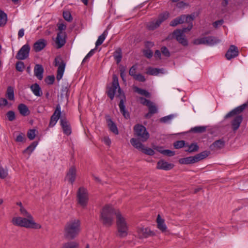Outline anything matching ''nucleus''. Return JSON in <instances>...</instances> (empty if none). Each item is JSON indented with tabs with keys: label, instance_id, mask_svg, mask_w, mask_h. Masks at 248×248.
I'll use <instances>...</instances> for the list:
<instances>
[{
	"label": "nucleus",
	"instance_id": "obj_1",
	"mask_svg": "<svg viewBox=\"0 0 248 248\" xmlns=\"http://www.w3.org/2000/svg\"><path fill=\"white\" fill-rule=\"evenodd\" d=\"M81 231V223L78 219L73 218L68 220L63 228V236L68 240L76 238Z\"/></svg>",
	"mask_w": 248,
	"mask_h": 248
},
{
	"label": "nucleus",
	"instance_id": "obj_2",
	"mask_svg": "<svg viewBox=\"0 0 248 248\" xmlns=\"http://www.w3.org/2000/svg\"><path fill=\"white\" fill-rule=\"evenodd\" d=\"M246 107L247 104H244L234 108L225 115V119L232 118L231 124L233 131L237 130L240 127L243 120L242 116L240 114L245 109Z\"/></svg>",
	"mask_w": 248,
	"mask_h": 248
},
{
	"label": "nucleus",
	"instance_id": "obj_3",
	"mask_svg": "<svg viewBox=\"0 0 248 248\" xmlns=\"http://www.w3.org/2000/svg\"><path fill=\"white\" fill-rule=\"evenodd\" d=\"M119 210H115L113 207L110 204H106L102 208L100 212V220L106 226H110L114 219V215Z\"/></svg>",
	"mask_w": 248,
	"mask_h": 248
},
{
	"label": "nucleus",
	"instance_id": "obj_4",
	"mask_svg": "<svg viewBox=\"0 0 248 248\" xmlns=\"http://www.w3.org/2000/svg\"><path fill=\"white\" fill-rule=\"evenodd\" d=\"M15 226L24 227L28 229H40L42 226L34 221L33 217H16L11 221Z\"/></svg>",
	"mask_w": 248,
	"mask_h": 248
},
{
	"label": "nucleus",
	"instance_id": "obj_5",
	"mask_svg": "<svg viewBox=\"0 0 248 248\" xmlns=\"http://www.w3.org/2000/svg\"><path fill=\"white\" fill-rule=\"evenodd\" d=\"M116 218L118 236L120 237H126L128 235L129 228L126 219L120 211L116 213Z\"/></svg>",
	"mask_w": 248,
	"mask_h": 248
},
{
	"label": "nucleus",
	"instance_id": "obj_6",
	"mask_svg": "<svg viewBox=\"0 0 248 248\" xmlns=\"http://www.w3.org/2000/svg\"><path fill=\"white\" fill-rule=\"evenodd\" d=\"M192 27V24H190L188 25L187 28H184L182 30H176L174 31L173 32L174 38L183 46H187L188 45V41L184 33L187 31H190Z\"/></svg>",
	"mask_w": 248,
	"mask_h": 248
},
{
	"label": "nucleus",
	"instance_id": "obj_7",
	"mask_svg": "<svg viewBox=\"0 0 248 248\" xmlns=\"http://www.w3.org/2000/svg\"><path fill=\"white\" fill-rule=\"evenodd\" d=\"M134 134L139 141L145 142L149 138V134L145 127L141 124H136L134 127Z\"/></svg>",
	"mask_w": 248,
	"mask_h": 248
},
{
	"label": "nucleus",
	"instance_id": "obj_8",
	"mask_svg": "<svg viewBox=\"0 0 248 248\" xmlns=\"http://www.w3.org/2000/svg\"><path fill=\"white\" fill-rule=\"evenodd\" d=\"M170 14L168 12H164L160 14L156 20L149 22L147 24V28L150 30H154L161 25L169 17Z\"/></svg>",
	"mask_w": 248,
	"mask_h": 248
},
{
	"label": "nucleus",
	"instance_id": "obj_9",
	"mask_svg": "<svg viewBox=\"0 0 248 248\" xmlns=\"http://www.w3.org/2000/svg\"><path fill=\"white\" fill-rule=\"evenodd\" d=\"M89 200L88 193L86 189L80 187L77 192V201L78 204L82 208H85Z\"/></svg>",
	"mask_w": 248,
	"mask_h": 248
},
{
	"label": "nucleus",
	"instance_id": "obj_10",
	"mask_svg": "<svg viewBox=\"0 0 248 248\" xmlns=\"http://www.w3.org/2000/svg\"><path fill=\"white\" fill-rule=\"evenodd\" d=\"M130 143L134 148L142 151L145 154L152 155L155 154V152L153 149L146 148L140 141H139L138 140L135 138H132L130 140Z\"/></svg>",
	"mask_w": 248,
	"mask_h": 248
},
{
	"label": "nucleus",
	"instance_id": "obj_11",
	"mask_svg": "<svg viewBox=\"0 0 248 248\" xmlns=\"http://www.w3.org/2000/svg\"><path fill=\"white\" fill-rule=\"evenodd\" d=\"M54 65L58 66L56 78L58 81H59L62 78L65 70V63L60 56H57L55 59Z\"/></svg>",
	"mask_w": 248,
	"mask_h": 248
},
{
	"label": "nucleus",
	"instance_id": "obj_12",
	"mask_svg": "<svg viewBox=\"0 0 248 248\" xmlns=\"http://www.w3.org/2000/svg\"><path fill=\"white\" fill-rule=\"evenodd\" d=\"M117 89H118V92L119 95H121V90L118 82V78L116 76L113 75L112 86L109 88L107 91L108 95L109 97L111 100L113 99L116 90Z\"/></svg>",
	"mask_w": 248,
	"mask_h": 248
},
{
	"label": "nucleus",
	"instance_id": "obj_13",
	"mask_svg": "<svg viewBox=\"0 0 248 248\" xmlns=\"http://www.w3.org/2000/svg\"><path fill=\"white\" fill-rule=\"evenodd\" d=\"M194 19V16L191 15H181L180 16L175 18L170 22V26L175 27L179 24H182L184 22L187 23L189 24H192V21Z\"/></svg>",
	"mask_w": 248,
	"mask_h": 248
},
{
	"label": "nucleus",
	"instance_id": "obj_14",
	"mask_svg": "<svg viewBox=\"0 0 248 248\" xmlns=\"http://www.w3.org/2000/svg\"><path fill=\"white\" fill-rule=\"evenodd\" d=\"M30 51V46L28 44H25L19 50L16 57L19 60H25L28 58Z\"/></svg>",
	"mask_w": 248,
	"mask_h": 248
},
{
	"label": "nucleus",
	"instance_id": "obj_15",
	"mask_svg": "<svg viewBox=\"0 0 248 248\" xmlns=\"http://www.w3.org/2000/svg\"><path fill=\"white\" fill-rule=\"evenodd\" d=\"M61 106L58 104L57 105L56 109L50 118V120L49 124V127H52L55 125L61 117Z\"/></svg>",
	"mask_w": 248,
	"mask_h": 248
},
{
	"label": "nucleus",
	"instance_id": "obj_16",
	"mask_svg": "<svg viewBox=\"0 0 248 248\" xmlns=\"http://www.w3.org/2000/svg\"><path fill=\"white\" fill-rule=\"evenodd\" d=\"M174 164L169 163L164 160L161 159L157 162L156 168L158 170H171L174 167Z\"/></svg>",
	"mask_w": 248,
	"mask_h": 248
},
{
	"label": "nucleus",
	"instance_id": "obj_17",
	"mask_svg": "<svg viewBox=\"0 0 248 248\" xmlns=\"http://www.w3.org/2000/svg\"><path fill=\"white\" fill-rule=\"evenodd\" d=\"M239 54L238 48L234 45H231L225 55L227 60H230L232 58L237 57Z\"/></svg>",
	"mask_w": 248,
	"mask_h": 248
},
{
	"label": "nucleus",
	"instance_id": "obj_18",
	"mask_svg": "<svg viewBox=\"0 0 248 248\" xmlns=\"http://www.w3.org/2000/svg\"><path fill=\"white\" fill-rule=\"evenodd\" d=\"M65 38L66 34L64 32L60 31L58 33L55 40V43L57 45V47L58 48H61L64 45L66 42Z\"/></svg>",
	"mask_w": 248,
	"mask_h": 248
},
{
	"label": "nucleus",
	"instance_id": "obj_19",
	"mask_svg": "<svg viewBox=\"0 0 248 248\" xmlns=\"http://www.w3.org/2000/svg\"><path fill=\"white\" fill-rule=\"evenodd\" d=\"M137 233L139 238H143L151 235L152 232L148 228L140 227L137 228Z\"/></svg>",
	"mask_w": 248,
	"mask_h": 248
},
{
	"label": "nucleus",
	"instance_id": "obj_20",
	"mask_svg": "<svg viewBox=\"0 0 248 248\" xmlns=\"http://www.w3.org/2000/svg\"><path fill=\"white\" fill-rule=\"evenodd\" d=\"M76 177V169L75 167L72 166L71 167L67 174L65 177V179L70 183H71V184H73L74 182L75 181Z\"/></svg>",
	"mask_w": 248,
	"mask_h": 248
},
{
	"label": "nucleus",
	"instance_id": "obj_21",
	"mask_svg": "<svg viewBox=\"0 0 248 248\" xmlns=\"http://www.w3.org/2000/svg\"><path fill=\"white\" fill-rule=\"evenodd\" d=\"M46 45V41L43 39H40L33 45V48L35 52L41 51Z\"/></svg>",
	"mask_w": 248,
	"mask_h": 248
},
{
	"label": "nucleus",
	"instance_id": "obj_22",
	"mask_svg": "<svg viewBox=\"0 0 248 248\" xmlns=\"http://www.w3.org/2000/svg\"><path fill=\"white\" fill-rule=\"evenodd\" d=\"M60 123L64 134L66 135H70L71 133V128L69 123L65 119H61Z\"/></svg>",
	"mask_w": 248,
	"mask_h": 248
},
{
	"label": "nucleus",
	"instance_id": "obj_23",
	"mask_svg": "<svg viewBox=\"0 0 248 248\" xmlns=\"http://www.w3.org/2000/svg\"><path fill=\"white\" fill-rule=\"evenodd\" d=\"M157 228L162 232H165L167 231V227L165 223L164 219L161 217L160 215H158L156 219Z\"/></svg>",
	"mask_w": 248,
	"mask_h": 248
},
{
	"label": "nucleus",
	"instance_id": "obj_24",
	"mask_svg": "<svg viewBox=\"0 0 248 248\" xmlns=\"http://www.w3.org/2000/svg\"><path fill=\"white\" fill-rule=\"evenodd\" d=\"M44 69L43 66L40 64H36L34 69V75L39 79L43 78V74Z\"/></svg>",
	"mask_w": 248,
	"mask_h": 248
},
{
	"label": "nucleus",
	"instance_id": "obj_25",
	"mask_svg": "<svg viewBox=\"0 0 248 248\" xmlns=\"http://www.w3.org/2000/svg\"><path fill=\"white\" fill-rule=\"evenodd\" d=\"M224 145V141L222 140H218L211 144L210 148L212 150H218L223 148Z\"/></svg>",
	"mask_w": 248,
	"mask_h": 248
},
{
	"label": "nucleus",
	"instance_id": "obj_26",
	"mask_svg": "<svg viewBox=\"0 0 248 248\" xmlns=\"http://www.w3.org/2000/svg\"><path fill=\"white\" fill-rule=\"evenodd\" d=\"M107 122L109 130L115 134H118L119 132L117 126L111 119L109 118H107Z\"/></svg>",
	"mask_w": 248,
	"mask_h": 248
},
{
	"label": "nucleus",
	"instance_id": "obj_27",
	"mask_svg": "<svg viewBox=\"0 0 248 248\" xmlns=\"http://www.w3.org/2000/svg\"><path fill=\"white\" fill-rule=\"evenodd\" d=\"M38 144V142L36 141L33 142L30 146H29L23 152L24 154L28 155L27 158H28L31 154L33 152L36 147Z\"/></svg>",
	"mask_w": 248,
	"mask_h": 248
},
{
	"label": "nucleus",
	"instance_id": "obj_28",
	"mask_svg": "<svg viewBox=\"0 0 248 248\" xmlns=\"http://www.w3.org/2000/svg\"><path fill=\"white\" fill-rule=\"evenodd\" d=\"M31 89L33 94L36 96H41L42 95V92L41 88L37 83L32 84L31 86Z\"/></svg>",
	"mask_w": 248,
	"mask_h": 248
},
{
	"label": "nucleus",
	"instance_id": "obj_29",
	"mask_svg": "<svg viewBox=\"0 0 248 248\" xmlns=\"http://www.w3.org/2000/svg\"><path fill=\"white\" fill-rule=\"evenodd\" d=\"M179 162L181 164H189L196 163L195 156H188L185 158H180L179 160Z\"/></svg>",
	"mask_w": 248,
	"mask_h": 248
},
{
	"label": "nucleus",
	"instance_id": "obj_30",
	"mask_svg": "<svg viewBox=\"0 0 248 248\" xmlns=\"http://www.w3.org/2000/svg\"><path fill=\"white\" fill-rule=\"evenodd\" d=\"M18 109L22 116H26L30 114L28 108L24 104H19L18 106Z\"/></svg>",
	"mask_w": 248,
	"mask_h": 248
},
{
	"label": "nucleus",
	"instance_id": "obj_31",
	"mask_svg": "<svg viewBox=\"0 0 248 248\" xmlns=\"http://www.w3.org/2000/svg\"><path fill=\"white\" fill-rule=\"evenodd\" d=\"M220 42V40L214 36L206 37V45L208 46H214Z\"/></svg>",
	"mask_w": 248,
	"mask_h": 248
},
{
	"label": "nucleus",
	"instance_id": "obj_32",
	"mask_svg": "<svg viewBox=\"0 0 248 248\" xmlns=\"http://www.w3.org/2000/svg\"><path fill=\"white\" fill-rule=\"evenodd\" d=\"M210 154V153L209 151H205L196 155L194 156L196 162L204 159L207 157Z\"/></svg>",
	"mask_w": 248,
	"mask_h": 248
},
{
	"label": "nucleus",
	"instance_id": "obj_33",
	"mask_svg": "<svg viewBox=\"0 0 248 248\" xmlns=\"http://www.w3.org/2000/svg\"><path fill=\"white\" fill-rule=\"evenodd\" d=\"M134 90L135 92H137L140 95L145 96L148 98L151 97V93L145 90L140 89L138 87H134Z\"/></svg>",
	"mask_w": 248,
	"mask_h": 248
},
{
	"label": "nucleus",
	"instance_id": "obj_34",
	"mask_svg": "<svg viewBox=\"0 0 248 248\" xmlns=\"http://www.w3.org/2000/svg\"><path fill=\"white\" fill-rule=\"evenodd\" d=\"M119 106L120 108V111L123 113V116L126 119L128 118L129 117V113L125 110L124 101L123 99L120 100Z\"/></svg>",
	"mask_w": 248,
	"mask_h": 248
},
{
	"label": "nucleus",
	"instance_id": "obj_35",
	"mask_svg": "<svg viewBox=\"0 0 248 248\" xmlns=\"http://www.w3.org/2000/svg\"><path fill=\"white\" fill-rule=\"evenodd\" d=\"M79 244L75 241H70L64 243L61 248H78Z\"/></svg>",
	"mask_w": 248,
	"mask_h": 248
},
{
	"label": "nucleus",
	"instance_id": "obj_36",
	"mask_svg": "<svg viewBox=\"0 0 248 248\" xmlns=\"http://www.w3.org/2000/svg\"><path fill=\"white\" fill-rule=\"evenodd\" d=\"M108 33V31L107 30H105L103 32V33L98 37V38L95 43L96 47L101 45L103 43V42L105 40Z\"/></svg>",
	"mask_w": 248,
	"mask_h": 248
},
{
	"label": "nucleus",
	"instance_id": "obj_37",
	"mask_svg": "<svg viewBox=\"0 0 248 248\" xmlns=\"http://www.w3.org/2000/svg\"><path fill=\"white\" fill-rule=\"evenodd\" d=\"M6 96L7 98L10 100H14V88L11 86H9L7 88Z\"/></svg>",
	"mask_w": 248,
	"mask_h": 248
},
{
	"label": "nucleus",
	"instance_id": "obj_38",
	"mask_svg": "<svg viewBox=\"0 0 248 248\" xmlns=\"http://www.w3.org/2000/svg\"><path fill=\"white\" fill-rule=\"evenodd\" d=\"M7 15L2 10H0V26H4L7 22Z\"/></svg>",
	"mask_w": 248,
	"mask_h": 248
},
{
	"label": "nucleus",
	"instance_id": "obj_39",
	"mask_svg": "<svg viewBox=\"0 0 248 248\" xmlns=\"http://www.w3.org/2000/svg\"><path fill=\"white\" fill-rule=\"evenodd\" d=\"M114 57L117 63L120 62L122 60V55L120 48L117 49L114 53Z\"/></svg>",
	"mask_w": 248,
	"mask_h": 248
},
{
	"label": "nucleus",
	"instance_id": "obj_40",
	"mask_svg": "<svg viewBox=\"0 0 248 248\" xmlns=\"http://www.w3.org/2000/svg\"><path fill=\"white\" fill-rule=\"evenodd\" d=\"M162 70V69L157 68H149L147 71V74L150 75L156 76L160 73Z\"/></svg>",
	"mask_w": 248,
	"mask_h": 248
},
{
	"label": "nucleus",
	"instance_id": "obj_41",
	"mask_svg": "<svg viewBox=\"0 0 248 248\" xmlns=\"http://www.w3.org/2000/svg\"><path fill=\"white\" fill-rule=\"evenodd\" d=\"M206 127L204 126H195L191 128V131L195 133H202L205 131Z\"/></svg>",
	"mask_w": 248,
	"mask_h": 248
},
{
	"label": "nucleus",
	"instance_id": "obj_42",
	"mask_svg": "<svg viewBox=\"0 0 248 248\" xmlns=\"http://www.w3.org/2000/svg\"><path fill=\"white\" fill-rule=\"evenodd\" d=\"M8 175V170L6 168L0 166V178L1 179L5 178Z\"/></svg>",
	"mask_w": 248,
	"mask_h": 248
},
{
	"label": "nucleus",
	"instance_id": "obj_43",
	"mask_svg": "<svg viewBox=\"0 0 248 248\" xmlns=\"http://www.w3.org/2000/svg\"><path fill=\"white\" fill-rule=\"evenodd\" d=\"M150 112L151 114H155L157 112V108L155 105L153 103L151 102V104L148 106Z\"/></svg>",
	"mask_w": 248,
	"mask_h": 248
},
{
	"label": "nucleus",
	"instance_id": "obj_44",
	"mask_svg": "<svg viewBox=\"0 0 248 248\" xmlns=\"http://www.w3.org/2000/svg\"><path fill=\"white\" fill-rule=\"evenodd\" d=\"M20 214L24 216V217H33L24 208V207H21L20 208Z\"/></svg>",
	"mask_w": 248,
	"mask_h": 248
},
{
	"label": "nucleus",
	"instance_id": "obj_45",
	"mask_svg": "<svg viewBox=\"0 0 248 248\" xmlns=\"http://www.w3.org/2000/svg\"><path fill=\"white\" fill-rule=\"evenodd\" d=\"M25 66L23 62H18L16 63V69L19 72H22L25 69Z\"/></svg>",
	"mask_w": 248,
	"mask_h": 248
},
{
	"label": "nucleus",
	"instance_id": "obj_46",
	"mask_svg": "<svg viewBox=\"0 0 248 248\" xmlns=\"http://www.w3.org/2000/svg\"><path fill=\"white\" fill-rule=\"evenodd\" d=\"M193 43L194 44L196 45H199L201 44L206 45V37L196 39L193 41Z\"/></svg>",
	"mask_w": 248,
	"mask_h": 248
},
{
	"label": "nucleus",
	"instance_id": "obj_47",
	"mask_svg": "<svg viewBox=\"0 0 248 248\" xmlns=\"http://www.w3.org/2000/svg\"><path fill=\"white\" fill-rule=\"evenodd\" d=\"M28 138L30 140H33L36 136V130L35 129H30L27 133Z\"/></svg>",
	"mask_w": 248,
	"mask_h": 248
},
{
	"label": "nucleus",
	"instance_id": "obj_48",
	"mask_svg": "<svg viewBox=\"0 0 248 248\" xmlns=\"http://www.w3.org/2000/svg\"><path fill=\"white\" fill-rule=\"evenodd\" d=\"M185 142L184 140H178L174 143L173 145L175 149H180L185 146Z\"/></svg>",
	"mask_w": 248,
	"mask_h": 248
},
{
	"label": "nucleus",
	"instance_id": "obj_49",
	"mask_svg": "<svg viewBox=\"0 0 248 248\" xmlns=\"http://www.w3.org/2000/svg\"><path fill=\"white\" fill-rule=\"evenodd\" d=\"M199 147L197 144L193 143L188 146V149L186 150V151L188 152H193L197 151Z\"/></svg>",
	"mask_w": 248,
	"mask_h": 248
},
{
	"label": "nucleus",
	"instance_id": "obj_50",
	"mask_svg": "<svg viewBox=\"0 0 248 248\" xmlns=\"http://www.w3.org/2000/svg\"><path fill=\"white\" fill-rule=\"evenodd\" d=\"M139 99L141 104L147 107L149 106V105L151 104V103L152 102V101L150 100L146 99V98L142 97H140Z\"/></svg>",
	"mask_w": 248,
	"mask_h": 248
},
{
	"label": "nucleus",
	"instance_id": "obj_51",
	"mask_svg": "<svg viewBox=\"0 0 248 248\" xmlns=\"http://www.w3.org/2000/svg\"><path fill=\"white\" fill-rule=\"evenodd\" d=\"M7 116L10 121H13L15 119V113L13 111H9L7 113Z\"/></svg>",
	"mask_w": 248,
	"mask_h": 248
},
{
	"label": "nucleus",
	"instance_id": "obj_52",
	"mask_svg": "<svg viewBox=\"0 0 248 248\" xmlns=\"http://www.w3.org/2000/svg\"><path fill=\"white\" fill-rule=\"evenodd\" d=\"M55 78L53 76H49L45 79L46 82L49 85L52 84L54 81Z\"/></svg>",
	"mask_w": 248,
	"mask_h": 248
},
{
	"label": "nucleus",
	"instance_id": "obj_53",
	"mask_svg": "<svg viewBox=\"0 0 248 248\" xmlns=\"http://www.w3.org/2000/svg\"><path fill=\"white\" fill-rule=\"evenodd\" d=\"M94 52H95V49H92L85 56V57L84 58V59H83V60L82 61V63L85 62L86 61H87L93 55V54L94 53Z\"/></svg>",
	"mask_w": 248,
	"mask_h": 248
},
{
	"label": "nucleus",
	"instance_id": "obj_54",
	"mask_svg": "<svg viewBox=\"0 0 248 248\" xmlns=\"http://www.w3.org/2000/svg\"><path fill=\"white\" fill-rule=\"evenodd\" d=\"M134 78L135 79L140 82H144L146 80L145 77L140 74L136 75Z\"/></svg>",
	"mask_w": 248,
	"mask_h": 248
},
{
	"label": "nucleus",
	"instance_id": "obj_55",
	"mask_svg": "<svg viewBox=\"0 0 248 248\" xmlns=\"http://www.w3.org/2000/svg\"><path fill=\"white\" fill-rule=\"evenodd\" d=\"M63 16L64 18L68 21H70L72 19L71 14L68 11L63 12Z\"/></svg>",
	"mask_w": 248,
	"mask_h": 248
},
{
	"label": "nucleus",
	"instance_id": "obj_56",
	"mask_svg": "<svg viewBox=\"0 0 248 248\" xmlns=\"http://www.w3.org/2000/svg\"><path fill=\"white\" fill-rule=\"evenodd\" d=\"M174 117L173 115H170L161 118L160 121L163 123H166L170 121Z\"/></svg>",
	"mask_w": 248,
	"mask_h": 248
},
{
	"label": "nucleus",
	"instance_id": "obj_57",
	"mask_svg": "<svg viewBox=\"0 0 248 248\" xmlns=\"http://www.w3.org/2000/svg\"><path fill=\"white\" fill-rule=\"evenodd\" d=\"M136 69H137V66L136 65L132 66L129 71V74L131 76H133V78L135 77V76L136 75Z\"/></svg>",
	"mask_w": 248,
	"mask_h": 248
},
{
	"label": "nucleus",
	"instance_id": "obj_58",
	"mask_svg": "<svg viewBox=\"0 0 248 248\" xmlns=\"http://www.w3.org/2000/svg\"><path fill=\"white\" fill-rule=\"evenodd\" d=\"M163 155H166L169 156H172L175 155V153L170 150H165L163 151Z\"/></svg>",
	"mask_w": 248,
	"mask_h": 248
},
{
	"label": "nucleus",
	"instance_id": "obj_59",
	"mask_svg": "<svg viewBox=\"0 0 248 248\" xmlns=\"http://www.w3.org/2000/svg\"><path fill=\"white\" fill-rule=\"evenodd\" d=\"M8 101L6 99L3 97L0 98V107H4L7 106Z\"/></svg>",
	"mask_w": 248,
	"mask_h": 248
},
{
	"label": "nucleus",
	"instance_id": "obj_60",
	"mask_svg": "<svg viewBox=\"0 0 248 248\" xmlns=\"http://www.w3.org/2000/svg\"><path fill=\"white\" fill-rule=\"evenodd\" d=\"M25 139V135L23 133L19 134L16 138V142H22Z\"/></svg>",
	"mask_w": 248,
	"mask_h": 248
},
{
	"label": "nucleus",
	"instance_id": "obj_61",
	"mask_svg": "<svg viewBox=\"0 0 248 248\" xmlns=\"http://www.w3.org/2000/svg\"><path fill=\"white\" fill-rule=\"evenodd\" d=\"M161 52L166 57L170 56V52L167 48L165 46H163L161 48Z\"/></svg>",
	"mask_w": 248,
	"mask_h": 248
},
{
	"label": "nucleus",
	"instance_id": "obj_62",
	"mask_svg": "<svg viewBox=\"0 0 248 248\" xmlns=\"http://www.w3.org/2000/svg\"><path fill=\"white\" fill-rule=\"evenodd\" d=\"M144 54L147 58H150L153 56V53L151 50L147 49L144 51Z\"/></svg>",
	"mask_w": 248,
	"mask_h": 248
},
{
	"label": "nucleus",
	"instance_id": "obj_63",
	"mask_svg": "<svg viewBox=\"0 0 248 248\" xmlns=\"http://www.w3.org/2000/svg\"><path fill=\"white\" fill-rule=\"evenodd\" d=\"M223 22V20H219L214 22L213 24V25L214 28H217L218 26L222 25Z\"/></svg>",
	"mask_w": 248,
	"mask_h": 248
},
{
	"label": "nucleus",
	"instance_id": "obj_64",
	"mask_svg": "<svg viewBox=\"0 0 248 248\" xmlns=\"http://www.w3.org/2000/svg\"><path fill=\"white\" fill-rule=\"evenodd\" d=\"M103 141L104 142V143L107 145H108L109 146L111 144V140L108 137H105L104 138H103Z\"/></svg>",
	"mask_w": 248,
	"mask_h": 248
}]
</instances>
